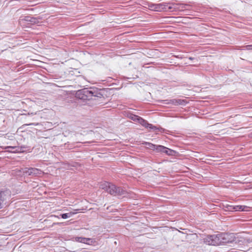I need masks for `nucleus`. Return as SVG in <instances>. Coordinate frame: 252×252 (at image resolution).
Returning a JSON list of instances; mask_svg holds the SVG:
<instances>
[{
	"label": "nucleus",
	"instance_id": "nucleus-1",
	"mask_svg": "<svg viewBox=\"0 0 252 252\" xmlns=\"http://www.w3.org/2000/svg\"><path fill=\"white\" fill-rule=\"evenodd\" d=\"M101 91V90L96 88H84L78 90L76 93L75 96L83 100H97L103 97Z\"/></svg>",
	"mask_w": 252,
	"mask_h": 252
},
{
	"label": "nucleus",
	"instance_id": "nucleus-2",
	"mask_svg": "<svg viewBox=\"0 0 252 252\" xmlns=\"http://www.w3.org/2000/svg\"><path fill=\"white\" fill-rule=\"evenodd\" d=\"M225 234L221 233L218 234L208 235L203 238V242L208 245L217 246L226 243Z\"/></svg>",
	"mask_w": 252,
	"mask_h": 252
},
{
	"label": "nucleus",
	"instance_id": "nucleus-3",
	"mask_svg": "<svg viewBox=\"0 0 252 252\" xmlns=\"http://www.w3.org/2000/svg\"><path fill=\"white\" fill-rule=\"evenodd\" d=\"M101 188L114 196H121L125 195L126 194V191L121 187H117L109 182H105L102 184Z\"/></svg>",
	"mask_w": 252,
	"mask_h": 252
},
{
	"label": "nucleus",
	"instance_id": "nucleus-4",
	"mask_svg": "<svg viewBox=\"0 0 252 252\" xmlns=\"http://www.w3.org/2000/svg\"><path fill=\"white\" fill-rule=\"evenodd\" d=\"M24 146H0V151L4 150V152L11 153H20L24 152Z\"/></svg>",
	"mask_w": 252,
	"mask_h": 252
},
{
	"label": "nucleus",
	"instance_id": "nucleus-5",
	"mask_svg": "<svg viewBox=\"0 0 252 252\" xmlns=\"http://www.w3.org/2000/svg\"><path fill=\"white\" fill-rule=\"evenodd\" d=\"M247 207L243 205H231L228 204H223L222 208L225 211L237 212L244 211Z\"/></svg>",
	"mask_w": 252,
	"mask_h": 252
},
{
	"label": "nucleus",
	"instance_id": "nucleus-6",
	"mask_svg": "<svg viewBox=\"0 0 252 252\" xmlns=\"http://www.w3.org/2000/svg\"><path fill=\"white\" fill-rule=\"evenodd\" d=\"M163 104H172L175 106L183 105L185 106L187 104V101L185 99H171L163 100Z\"/></svg>",
	"mask_w": 252,
	"mask_h": 252
},
{
	"label": "nucleus",
	"instance_id": "nucleus-7",
	"mask_svg": "<svg viewBox=\"0 0 252 252\" xmlns=\"http://www.w3.org/2000/svg\"><path fill=\"white\" fill-rule=\"evenodd\" d=\"M23 172L29 176H35L41 175L43 173L41 169L32 167L24 168Z\"/></svg>",
	"mask_w": 252,
	"mask_h": 252
},
{
	"label": "nucleus",
	"instance_id": "nucleus-8",
	"mask_svg": "<svg viewBox=\"0 0 252 252\" xmlns=\"http://www.w3.org/2000/svg\"><path fill=\"white\" fill-rule=\"evenodd\" d=\"M76 242L85 244L89 245H93L95 241L92 238H85L82 237H76L74 238Z\"/></svg>",
	"mask_w": 252,
	"mask_h": 252
},
{
	"label": "nucleus",
	"instance_id": "nucleus-9",
	"mask_svg": "<svg viewBox=\"0 0 252 252\" xmlns=\"http://www.w3.org/2000/svg\"><path fill=\"white\" fill-rule=\"evenodd\" d=\"M41 19L42 18L40 16L34 17L30 16H25L22 20L29 22L32 24H38L39 23V20Z\"/></svg>",
	"mask_w": 252,
	"mask_h": 252
},
{
	"label": "nucleus",
	"instance_id": "nucleus-10",
	"mask_svg": "<svg viewBox=\"0 0 252 252\" xmlns=\"http://www.w3.org/2000/svg\"><path fill=\"white\" fill-rule=\"evenodd\" d=\"M138 123L141 125L142 126L145 127L146 128H148L150 129H152L154 131L157 130L158 128L157 127L149 123L147 121L143 119L141 117Z\"/></svg>",
	"mask_w": 252,
	"mask_h": 252
},
{
	"label": "nucleus",
	"instance_id": "nucleus-11",
	"mask_svg": "<svg viewBox=\"0 0 252 252\" xmlns=\"http://www.w3.org/2000/svg\"><path fill=\"white\" fill-rule=\"evenodd\" d=\"M9 198V194H7L5 191L0 192V209L6 204V200Z\"/></svg>",
	"mask_w": 252,
	"mask_h": 252
},
{
	"label": "nucleus",
	"instance_id": "nucleus-12",
	"mask_svg": "<svg viewBox=\"0 0 252 252\" xmlns=\"http://www.w3.org/2000/svg\"><path fill=\"white\" fill-rule=\"evenodd\" d=\"M161 6L162 5H161V3H150L148 4V7L151 10H154L155 11L161 12Z\"/></svg>",
	"mask_w": 252,
	"mask_h": 252
},
{
	"label": "nucleus",
	"instance_id": "nucleus-13",
	"mask_svg": "<svg viewBox=\"0 0 252 252\" xmlns=\"http://www.w3.org/2000/svg\"><path fill=\"white\" fill-rule=\"evenodd\" d=\"M179 4L173 2H169L168 6L167 8V11L169 12L176 11L178 10L179 8L178 7Z\"/></svg>",
	"mask_w": 252,
	"mask_h": 252
},
{
	"label": "nucleus",
	"instance_id": "nucleus-14",
	"mask_svg": "<svg viewBox=\"0 0 252 252\" xmlns=\"http://www.w3.org/2000/svg\"><path fill=\"white\" fill-rule=\"evenodd\" d=\"M78 210H76L75 212H70L68 213H64L60 214V216L62 219H66L71 217L73 215L78 213Z\"/></svg>",
	"mask_w": 252,
	"mask_h": 252
},
{
	"label": "nucleus",
	"instance_id": "nucleus-15",
	"mask_svg": "<svg viewBox=\"0 0 252 252\" xmlns=\"http://www.w3.org/2000/svg\"><path fill=\"white\" fill-rule=\"evenodd\" d=\"M142 144L144 145L146 148L152 150L153 151L155 150L157 146V145L146 141L143 142Z\"/></svg>",
	"mask_w": 252,
	"mask_h": 252
},
{
	"label": "nucleus",
	"instance_id": "nucleus-16",
	"mask_svg": "<svg viewBox=\"0 0 252 252\" xmlns=\"http://www.w3.org/2000/svg\"><path fill=\"white\" fill-rule=\"evenodd\" d=\"M176 153V152L173 150L169 149L166 147H165L164 154L168 156H173Z\"/></svg>",
	"mask_w": 252,
	"mask_h": 252
},
{
	"label": "nucleus",
	"instance_id": "nucleus-17",
	"mask_svg": "<svg viewBox=\"0 0 252 252\" xmlns=\"http://www.w3.org/2000/svg\"><path fill=\"white\" fill-rule=\"evenodd\" d=\"M165 146L160 145H157L155 151L157 153H159L161 154H164V153Z\"/></svg>",
	"mask_w": 252,
	"mask_h": 252
},
{
	"label": "nucleus",
	"instance_id": "nucleus-18",
	"mask_svg": "<svg viewBox=\"0 0 252 252\" xmlns=\"http://www.w3.org/2000/svg\"><path fill=\"white\" fill-rule=\"evenodd\" d=\"M128 117L129 118V119L133 120V121L137 122L138 123L140 119L141 118L140 117H139L137 115L133 114H130L128 115Z\"/></svg>",
	"mask_w": 252,
	"mask_h": 252
},
{
	"label": "nucleus",
	"instance_id": "nucleus-19",
	"mask_svg": "<svg viewBox=\"0 0 252 252\" xmlns=\"http://www.w3.org/2000/svg\"><path fill=\"white\" fill-rule=\"evenodd\" d=\"M68 166L71 167H74L75 168H78L81 166V164L78 162L72 161L70 163H68Z\"/></svg>",
	"mask_w": 252,
	"mask_h": 252
},
{
	"label": "nucleus",
	"instance_id": "nucleus-20",
	"mask_svg": "<svg viewBox=\"0 0 252 252\" xmlns=\"http://www.w3.org/2000/svg\"><path fill=\"white\" fill-rule=\"evenodd\" d=\"M168 4H169V2L167 3V2H162V3H161V5H162V6H161V11H167V7L168 6Z\"/></svg>",
	"mask_w": 252,
	"mask_h": 252
},
{
	"label": "nucleus",
	"instance_id": "nucleus-21",
	"mask_svg": "<svg viewBox=\"0 0 252 252\" xmlns=\"http://www.w3.org/2000/svg\"><path fill=\"white\" fill-rule=\"evenodd\" d=\"M38 125V123H30V124H25L23 125V126H37Z\"/></svg>",
	"mask_w": 252,
	"mask_h": 252
},
{
	"label": "nucleus",
	"instance_id": "nucleus-22",
	"mask_svg": "<svg viewBox=\"0 0 252 252\" xmlns=\"http://www.w3.org/2000/svg\"><path fill=\"white\" fill-rule=\"evenodd\" d=\"M69 144H67V143L65 144V146H66V147L68 148V149H71L73 148V146H69Z\"/></svg>",
	"mask_w": 252,
	"mask_h": 252
},
{
	"label": "nucleus",
	"instance_id": "nucleus-23",
	"mask_svg": "<svg viewBox=\"0 0 252 252\" xmlns=\"http://www.w3.org/2000/svg\"><path fill=\"white\" fill-rule=\"evenodd\" d=\"M36 114V113H31V114L29 113L28 114V115H35V114Z\"/></svg>",
	"mask_w": 252,
	"mask_h": 252
},
{
	"label": "nucleus",
	"instance_id": "nucleus-24",
	"mask_svg": "<svg viewBox=\"0 0 252 252\" xmlns=\"http://www.w3.org/2000/svg\"><path fill=\"white\" fill-rule=\"evenodd\" d=\"M194 58H193V57H189V59L190 60H193Z\"/></svg>",
	"mask_w": 252,
	"mask_h": 252
},
{
	"label": "nucleus",
	"instance_id": "nucleus-25",
	"mask_svg": "<svg viewBox=\"0 0 252 252\" xmlns=\"http://www.w3.org/2000/svg\"><path fill=\"white\" fill-rule=\"evenodd\" d=\"M251 137H252V132L251 133Z\"/></svg>",
	"mask_w": 252,
	"mask_h": 252
}]
</instances>
